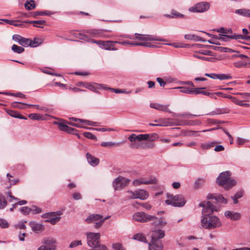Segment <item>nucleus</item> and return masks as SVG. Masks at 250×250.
<instances>
[{"instance_id":"nucleus-59","label":"nucleus","mask_w":250,"mask_h":250,"mask_svg":"<svg viewBox=\"0 0 250 250\" xmlns=\"http://www.w3.org/2000/svg\"><path fill=\"white\" fill-rule=\"evenodd\" d=\"M242 196V193L241 192H238L232 196L231 198L233 201L234 204H236L238 203V199L240 198Z\"/></svg>"},{"instance_id":"nucleus-24","label":"nucleus","mask_w":250,"mask_h":250,"mask_svg":"<svg viewBox=\"0 0 250 250\" xmlns=\"http://www.w3.org/2000/svg\"><path fill=\"white\" fill-rule=\"evenodd\" d=\"M136 192L137 194V199H139L142 200L146 199L149 196L148 192L143 189H138L136 190Z\"/></svg>"},{"instance_id":"nucleus-36","label":"nucleus","mask_w":250,"mask_h":250,"mask_svg":"<svg viewBox=\"0 0 250 250\" xmlns=\"http://www.w3.org/2000/svg\"><path fill=\"white\" fill-rule=\"evenodd\" d=\"M42 43V41L41 39L34 38L33 40L29 39V42L28 46L32 47H37Z\"/></svg>"},{"instance_id":"nucleus-26","label":"nucleus","mask_w":250,"mask_h":250,"mask_svg":"<svg viewBox=\"0 0 250 250\" xmlns=\"http://www.w3.org/2000/svg\"><path fill=\"white\" fill-rule=\"evenodd\" d=\"M220 36L217 38L219 40H221L224 42H228L230 39L239 40V38H241V36H238L236 34L233 35H219Z\"/></svg>"},{"instance_id":"nucleus-3","label":"nucleus","mask_w":250,"mask_h":250,"mask_svg":"<svg viewBox=\"0 0 250 250\" xmlns=\"http://www.w3.org/2000/svg\"><path fill=\"white\" fill-rule=\"evenodd\" d=\"M201 223L202 227L207 229H213L222 226L220 219L214 215H202Z\"/></svg>"},{"instance_id":"nucleus-2","label":"nucleus","mask_w":250,"mask_h":250,"mask_svg":"<svg viewBox=\"0 0 250 250\" xmlns=\"http://www.w3.org/2000/svg\"><path fill=\"white\" fill-rule=\"evenodd\" d=\"M231 175L229 171L221 172L216 179L217 183L226 190L231 188L236 185L237 182L231 178Z\"/></svg>"},{"instance_id":"nucleus-57","label":"nucleus","mask_w":250,"mask_h":250,"mask_svg":"<svg viewBox=\"0 0 250 250\" xmlns=\"http://www.w3.org/2000/svg\"><path fill=\"white\" fill-rule=\"evenodd\" d=\"M20 211L24 215H27L31 212V208L28 207H23L20 208Z\"/></svg>"},{"instance_id":"nucleus-41","label":"nucleus","mask_w":250,"mask_h":250,"mask_svg":"<svg viewBox=\"0 0 250 250\" xmlns=\"http://www.w3.org/2000/svg\"><path fill=\"white\" fill-rule=\"evenodd\" d=\"M28 117L32 120L38 121H41L44 119V118L42 115L37 113L30 114L28 115Z\"/></svg>"},{"instance_id":"nucleus-50","label":"nucleus","mask_w":250,"mask_h":250,"mask_svg":"<svg viewBox=\"0 0 250 250\" xmlns=\"http://www.w3.org/2000/svg\"><path fill=\"white\" fill-rule=\"evenodd\" d=\"M7 205V202L4 196L0 194V209L4 208Z\"/></svg>"},{"instance_id":"nucleus-35","label":"nucleus","mask_w":250,"mask_h":250,"mask_svg":"<svg viewBox=\"0 0 250 250\" xmlns=\"http://www.w3.org/2000/svg\"><path fill=\"white\" fill-rule=\"evenodd\" d=\"M217 144V142L216 141H210L207 143H202L200 146L203 149H208L214 146Z\"/></svg>"},{"instance_id":"nucleus-12","label":"nucleus","mask_w":250,"mask_h":250,"mask_svg":"<svg viewBox=\"0 0 250 250\" xmlns=\"http://www.w3.org/2000/svg\"><path fill=\"white\" fill-rule=\"evenodd\" d=\"M157 179L155 177H151L148 179L145 178H139L134 179L132 181V185L134 186H139L143 184H155L157 183Z\"/></svg>"},{"instance_id":"nucleus-55","label":"nucleus","mask_w":250,"mask_h":250,"mask_svg":"<svg viewBox=\"0 0 250 250\" xmlns=\"http://www.w3.org/2000/svg\"><path fill=\"white\" fill-rule=\"evenodd\" d=\"M217 79H219L220 80H229L232 78V77L229 75L224 74H217Z\"/></svg>"},{"instance_id":"nucleus-21","label":"nucleus","mask_w":250,"mask_h":250,"mask_svg":"<svg viewBox=\"0 0 250 250\" xmlns=\"http://www.w3.org/2000/svg\"><path fill=\"white\" fill-rule=\"evenodd\" d=\"M115 41H103L101 47L102 49L107 50H117V48L114 46Z\"/></svg>"},{"instance_id":"nucleus-5","label":"nucleus","mask_w":250,"mask_h":250,"mask_svg":"<svg viewBox=\"0 0 250 250\" xmlns=\"http://www.w3.org/2000/svg\"><path fill=\"white\" fill-rule=\"evenodd\" d=\"M165 202L167 204L173 207H182L185 205L186 200L182 195H173L170 194H167V199Z\"/></svg>"},{"instance_id":"nucleus-38","label":"nucleus","mask_w":250,"mask_h":250,"mask_svg":"<svg viewBox=\"0 0 250 250\" xmlns=\"http://www.w3.org/2000/svg\"><path fill=\"white\" fill-rule=\"evenodd\" d=\"M205 88H193V94H203L204 95L209 96L211 93L207 91H203L202 89Z\"/></svg>"},{"instance_id":"nucleus-63","label":"nucleus","mask_w":250,"mask_h":250,"mask_svg":"<svg viewBox=\"0 0 250 250\" xmlns=\"http://www.w3.org/2000/svg\"><path fill=\"white\" fill-rule=\"evenodd\" d=\"M83 135L85 137L90 139L92 140H96L97 137L91 132H85L83 133Z\"/></svg>"},{"instance_id":"nucleus-16","label":"nucleus","mask_w":250,"mask_h":250,"mask_svg":"<svg viewBox=\"0 0 250 250\" xmlns=\"http://www.w3.org/2000/svg\"><path fill=\"white\" fill-rule=\"evenodd\" d=\"M68 124L71 125H72L73 126H75L77 127H80V128H84L86 129H93L95 130L98 131H102V132H104V131H115V129L113 128H88L86 127L85 126H83L82 125L79 123H73L72 122H69Z\"/></svg>"},{"instance_id":"nucleus-52","label":"nucleus","mask_w":250,"mask_h":250,"mask_svg":"<svg viewBox=\"0 0 250 250\" xmlns=\"http://www.w3.org/2000/svg\"><path fill=\"white\" fill-rule=\"evenodd\" d=\"M174 88V89L180 88V92L182 93L193 94V89H190L188 88L184 87H175Z\"/></svg>"},{"instance_id":"nucleus-1","label":"nucleus","mask_w":250,"mask_h":250,"mask_svg":"<svg viewBox=\"0 0 250 250\" xmlns=\"http://www.w3.org/2000/svg\"><path fill=\"white\" fill-rule=\"evenodd\" d=\"M136 39L141 41V42H130V45L134 46H143L153 48L155 46L152 44L150 42L151 41H164V40L162 38L154 36L151 35L140 34L139 33L135 34Z\"/></svg>"},{"instance_id":"nucleus-33","label":"nucleus","mask_w":250,"mask_h":250,"mask_svg":"<svg viewBox=\"0 0 250 250\" xmlns=\"http://www.w3.org/2000/svg\"><path fill=\"white\" fill-rule=\"evenodd\" d=\"M165 17L168 18H185V16L180 13L177 12L174 10H172L170 14H166Z\"/></svg>"},{"instance_id":"nucleus-58","label":"nucleus","mask_w":250,"mask_h":250,"mask_svg":"<svg viewBox=\"0 0 250 250\" xmlns=\"http://www.w3.org/2000/svg\"><path fill=\"white\" fill-rule=\"evenodd\" d=\"M7 177L8 179V181L10 184L8 188H10L11 186L16 184L19 181V179L11 180L10 178L12 177V176L9 173L7 174Z\"/></svg>"},{"instance_id":"nucleus-18","label":"nucleus","mask_w":250,"mask_h":250,"mask_svg":"<svg viewBox=\"0 0 250 250\" xmlns=\"http://www.w3.org/2000/svg\"><path fill=\"white\" fill-rule=\"evenodd\" d=\"M165 235V231L162 229H156L152 231L151 241L152 242L159 241V239L163 238Z\"/></svg>"},{"instance_id":"nucleus-15","label":"nucleus","mask_w":250,"mask_h":250,"mask_svg":"<svg viewBox=\"0 0 250 250\" xmlns=\"http://www.w3.org/2000/svg\"><path fill=\"white\" fill-rule=\"evenodd\" d=\"M85 88L97 93H99L97 90L98 89H106L107 86L106 85L98 83H86Z\"/></svg>"},{"instance_id":"nucleus-29","label":"nucleus","mask_w":250,"mask_h":250,"mask_svg":"<svg viewBox=\"0 0 250 250\" xmlns=\"http://www.w3.org/2000/svg\"><path fill=\"white\" fill-rule=\"evenodd\" d=\"M102 216L98 214H92L89 215L85 220V222L90 224L94 223L97 221L102 219Z\"/></svg>"},{"instance_id":"nucleus-27","label":"nucleus","mask_w":250,"mask_h":250,"mask_svg":"<svg viewBox=\"0 0 250 250\" xmlns=\"http://www.w3.org/2000/svg\"><path fill=\"white\" fill-rule=\"evenodd\" d=\"M185 39L188 40L193 41L194 42H205L206 40L201 37L193 34H186L184 37Z\"/></svg>"},{"instance_id":"nucleus-22","label":"nucleus","mask_w":250,"mask_h":250,"mask_svg":"<svg viewBox=\"0 0 250 250\" xmlns=\"http://www.w3.org/2000/svg\"><path fill=\"white\" fill-rule=\"evenodd\" d=\"M202 122L199 120L195 121H178L175 123V125H200Z\"/></svg>"},{"instance_id":"nucleus-48","label":"nucleus","mask_w":250,"mask_h":250,"mask_svg":"<svg viewBox=\"0 0 250 250\" xmlns=\"http://www.w3.org/2000/svg\"><path fill=\"white\" fill-rule=\"evenodd\" d=\"M107 89L110 90L112 91H113L115 93H125L127 94H129L131 93V91H125V90H124L123 89L112 88L108 87L107 86V88L106 90H107Z\"/></svg>"},{"instance_id":"nucleus-61","label":"nucleus","mask_w":250,"mask_h":250,"mask_svg":"<svg viewBox=\"0 0 250 250\" xmlns=\"http://www.w3.org/2000/svg\"><path fill=\"white\" fill-rule=\"evenodd\" d=\"M93 249L89 250H108L107 247L104 245H100L95 246L92 247Z\"/></svg>"},{"instance_id":"nucleus-37","label":"nucleus","mask_w":250,"mask_h":250,"mask_svg":"<svg viewBox=\"0 0 250 250\" xmlns=\"http://www.w3.org/2000/svg\"><path fill=\"white\" fill-rule=\"evenodd\" d=\"M123 142H118V143H114L111 142H102L101 144V146L104 147H113V146H117L123 144Z\"/></svg>"},{"instance_id":"nucleus-31","label":"nucleus","mask_w":250,"mask_h":250,"mask_svg":"<svg viewBox=\"0 0 250 250\" xmlns=\"http://www.w3.org/2000/svg\"><path fill=\"white\" fill-rule=\"evenodd\" d=\"M163 245L161 241L152 242L149 244V250H162Z\"/></svg>"},{"instance_id":"nucleus-4","label":"nucleus","mask_w":250,"mask_h":250,"mask_svg":"<svg viewBox=\"0 0 250 250\" xmlns=\"http://www.w3.org/2000/svg\"><path fill=\"white\" fill-rule=\"evenodd\" d=\"M158 138V135L156 133L152 134H131L128 138L130 142H140L143 141H147L153 142Z\"/></svg>"},{"instance_id":"nucleus-64","label":"nucleus","mask_w":250,"mask_h":250,"mask_svg":"<svg viewBox=\"0 0 250 250\" xmlns=\"http://www.w3.org/2000/svg\"><path fill=\"white\" fill-rule=\"evenodd\" d=\"M112 248L114 250H124L123 246L119 243L113 244Z\"/></svg>"},{"instance_id":"nucleus-6","label":"nucleus","mask_w":250,"mask_h":250,"mask_svg":"<svg viewBox=\"0 0 250 250\" xmlns=\"http://www.w3.org/2000/svg\"><path fill=\"white\" fill-rule=\"evenodd\" d=\"M43 244L38 249V250H55L56 246V240L52 237L43 238L42 240Z\"/></svg>"},{"instance_id":"nucleus-30","label":"nucleus","mask_w":250,"mask_h":250,"mask_svg":"<svg viewBox=\"0 0 250 250\" xmlns=\"http://www.w3.org/2000/svg\"><path fill=\"white\" fill-rule=\"evenodd\" d=\"M153 225L155 226H165L167 222L163 218H158L154 216V218H153Z\"/></svg>"},{"instance_id":"nucleus-56","label":"nucleus","mask_w":250,"mask_h":250,"mask_svg":"<svg viewBox=\"0 0 250 250\" xmlns=\"http://www.w3.org/2000/svg\"><path fill=\"white\" fill-rule=\"evenodd\" d=\"M233 102L235 104L242 106L250 107V104L247 103H242V101L237 99L236 98H233Z\"/></svg>"},{"instance_id":"nucleus-40","label":"nucleus","mask_w":250,"mask_h":250,"mask_svg":"<svg viewBox=\"0 0 250 250\" xmlns=\"http://www.w3.org/2000/svg\"><path fill=\"white\" fill-rule=\"evenodd\" d=\"M250 9H239L235 11V13L245 17H249Z\"/></svg>"},{"instance_id":"nucleus-25","label":"nucleus","mask_w":250,"mask_h":250,"mask_svg":"<svg viewBox=\"0 0 250 250\" xmlns=\"http://www.w3.org/2000/svg\"><path fill=\"white\" fill-rule=\"evenodd\" d=\"M207 198L208 199H214L217 202L227 203V199L222 195H218L216 194H209L207 196Z\"/></svg>"},{"instance_id":"nucleus-17","label":"nucleus","mask_w":250,"mask_h":250,"mask_svg":"<svg viewBox=\"0 0 250 250\" xmlns=\"http://www.w3.org/2000/svg\"><path fill=\"white\" fill-rule=\"evenodd\" d=\"M29 225L32 230L37 233L42 232L44 230V227L42 224L37 223L34 221H31Z\"/></svg>"},{"instance_id":"nucleus-51","label":"nucleus","mask_w":250,"mask_h":250,"mask_svg":"<svg viewBox=\"0 0 250 250\" xmlns=\"http://www.w3.org/2000/svg\"><path fill=\"white\" fill-rule=\"evenodd\" d=\"M217 32L222 33L223 35H229L232 33V30L230 28L226 29L224 27H221L217 30Z\"/></svg>"},{"instance_id":"nucleus-10","label":"nucleus","mask_w":250,"mask_h":250,"mask_svg":"<svg viewBox=\"0 0 250 250\" xmlns=\"http://www.w3.org/2000/svg\"><path fill=\"white\" fill-rule=\"evenodd\" d=\"M129 180L122 176L117 177L112 182V186L115 190L122 189L129 182Z\"/></svg>"},{"instance_id":"nucleus-39","label":"nucleus","mask_w":250,"mask_h":250,"mask_svg":"<svg viewBox=\"0 0 250 250\" xmlns=\"http://www.w3.org/2000/svg\"><path fill=\"white\" fill-rule=\"evenodd\" d=\"M28 22L30 23H33L34 24V26L39 28H42L43 26L42 25H44L46 23V21L43 20L33 21H30Z\"/></svg>"},{"instance_id":"nucleus-47","label":"nucleus","mask_w":250,"mask_h":250,"mask_svg":"<svg viewBox=\"0 0 250 250\" xmlns=\"http://www.w3.org/2000/svg\"><path fill=\"white\" fill-rule=\"evenodd\" d=\"M12 50L18 54L22 53L24 51V49L22 47L18 46L16 44H13L11 47Z\"/></svg>"},{"instance_id":"nucleus-34","label":"nucleus","mask_w":250,"mask_h":250,"mask_svg":"<svg viewBox=\"0 0 250 250\" xmlns=\"http://www.w3.org/2000/svg\"><path fill=\"white\" fill-rule=\"evenodd\" d=\"M103 29H89L86 30V32L91 36L95 38H100Z\"/></svg>"},{"instance_id":"nucleus-32","label":"nucleus","mask_w":250,"mask_h":250,"mask_svg":"<svg viewBox=\"0 0 250 250\" xmlns=\"http://www.w3.org/2000/svg\"><path fill=\"white\" fill-rule=\"evenodd\" d=\"M58 126L60 130L68 133H72L75 130L74 128L68 126L65 123L63 122L59 123Z\"/></svg>"},{"instance_id":"nucleus-7","label":"nucleus","mask_w":250,"mask_h":250,"mask_svg":"<svg viewBox=\"0 0 250 250\" xmlns=\"http://www.w3.org/2000/svg\"><path fill=\"white\" fill-rule=\"evenodd\" d=\"M87 243L90 247H93L100 244L101 234L100 233L87 232L86 233Z\"/></svg>"},{"instance_id":"nucleus-53","label":"nucleus","mask_w":250,"mask_h":250,"mask_svg":"<svg viewBox=\"0 0 250 250\" xmlns=\"http://www.w3.org/2000/svg\"><path fill=\"white\" fill-rule=\"evenodd\" d=\"M205 182V181L204 179L198 178L196 180V181L194 182V187L196 188H199L200 186L203 185Z\"/></svg>"},{"instance_id":"nucleus-49","label":"nucleus","mask_w":250,"mask_h":250,"mask_svg":"<svg viewBox=\"0 0 250 250\" xmlns=\"http://www.w3.org/2000/svg\"><path fill=\"white\" fill-rule=\"evenodd\" d=\"M126 193L127 194V197L128 199H137L136 190L134 191L128 190L126 191Z\"/></svg>"},{"instance_id":"nucleus-23","label":"nucleus","mask_w":250,"mask_h":250,"mask_svg":"<svg viewBox=\"0 0 250 250\" xmlns=\"http://www.w3.org/2000/svg\"><path fill=\"white\" fill-rule=\"evenodd\" d=\"M168 105H163L157 103H151L150 104V107L151 108L160 111L170 112V111L168 110Z\"/></svg>"},{"instance_id":"nucleus-62","label":"nucleus","mask_w":250,"mask_h":250,"mask_svg":"<svg viewBox=\"0 0 250 250\" xmlns=\"http://www.w3.org/2000/svg\"><path fill=\"white\" fill-rule=\"evenodd\" d=\"M82 243L81 240H74L71 242V243L70 244L69 248H73L78 246L82 245Z\"/></svg>"},{"instance_id":"nucleus-44","label":"nucleus","mask_w":250,"mask_h":250,"mask_svg":"<svg viewBox=\"0 0 250 250\" xmlns=\"http://www.w3.org/2000/svg\"><path fill=\"white\" fill-rule=\"evenodd\" d=\"M82 39L85 40V41H87V42H89L96 43L98 45H99L100 47H101L102 44V42H103V41H96L94 39H89L86 35H84L83 38H82Z\"/></svg>"},{"instance_id":"nucleus-45","label":"nucleus","mask_w":250,"mask_h":250,"mask_svg":"<svg viewBox=\"0 0 250 250\" xmlns=\"http://www.w3.org/2000/svg\"><path fill=\"white\" fill-rule=\"evenodd\" d=\"M27 104H26L23 103L14 102L12 104V106L14 107L19 109H25L27 107Z\"/></svg>"},{"instance_id":"nucleus-20","label":"nucleus","mask_w":250,"mask_h":250,"mask_svg":"<svg viewBox=\"0 0 250 250\" xmlns=\"http://www.w3.org/2000/svg\"><path fill=\"white\" fill-rule=\"evenodd\" d=\"M224 214L226 217L234 221L239 220L241 218L240 213L230 210L226 211Z\"/></svg>"},{"instance_id":"nucleus-14","label":"nucleus","mask_w":250,"mask_h":250,"mask_svg":"<svg viewBox=\"0 0 250 250\" xmlns=\"http://www.w3.org/2000/svg\"><path fill=\"white\" fill-rule=\"evenodd\" d=\"M41 216L43 218L46 219V220H45V222L50 223L52 225L56 224L61 219L60 217L56 216L54 213L53 212L42 214Z\"/></svg>"},{"instance_id":"nucleus-42","label":"nucleus","mask_w":250,"mask_h":250,"mask_svg":"<svg viewBox=\"0 0 250 250\" xmlns=\"http://www.w3.org/2000/svg\"><path fill=\"white\" fill-rule=\"evenodd\" d=\"M24 6L27 10L34 9L36 7L35 1L34 0L27 1L24 4Z\"/></svg>"},{"instance_id":"nucleus-46","label":"nucleus","mask_w":250,"mask_h":250,"mask_svg":"<svg viewBox=\"0 0 250 250\" xmlns=\"http://www.w3.org/2000/svg\"><path fill=\"white\" fill-rule=\"evenodd\" d=\"M228 111H225L224 109L221 108H216L212 112L207 114L208 115H219L225 113H227Z\"/></svg>"},{"instance_id":"nucleus-9","label":"nucleus","mask_w":250,"mask_h":250,"mask_svg":"<svg viewBox=\"0 0 250 250\" xmlns=\"http://www.w3.org/2000/svg\"><path fill=\"white\" fill-rule=\"evenodd\" d=\"M199 206L203 207L202 215H210L214 211H217V209L212 203L209 201H204L199 204Z\"/></svg>"},{"instance_id":"nucleus-28","label":"nucleus","mask_w":250,"mask_h":250,"mask_svg":"<svg viewBox=\"0 0 250 250\" xmlns=\"http://www.w3.org/2000/svg\"><path fill=\"white\" fill-rule=\"evenodd\" d=\"M86 156L88 163L92 166L95 167L99 164L100 162L99 159L92 156L89 153H86Z\"/></svg>"},{"instance_id":"nucleus-19","label":"nucleus","mask_w":250,"mask_h":250,"mask_svg":"<svg viewBox=\"0 0 250 250\" xmlns=\"http://www.w3.org/2000/svg\"><path fill=\"white\" fill-rule=\"evenodd\" d=\"M12 39L23 47H28L29 39H26L17 34L14 35Z\"/></svg>"},{"instance_id":"nucleus-54","label":"nucleus","mask_w":250,"mask_h":250,"mask_svg":"<svg viewBox=\"0 0 250 250\" xmlns=\"http://www.w3.org/2000/svg\"><path fill=\"white\" fill-rule=\"evenodd\" d=\"M30 208L31 212L34 214L40 213L42 211V209L41 208L36 206H32Z\"/></svg>"},{"instance_id":"nucleus-60","label":"nucleus","mask_w":250,"mask_h":250,"mask_svg":"<svg viewBox=\"0 0 250 250\" xmlns=\"http://www.w3.org/2000/svg\"><path fill=\"white\" fill-rule=\"evenodd\" d=\"M8 222L4 219L0 218V227L3 229H5L8 228Z\"/></svg>"},{"instance_id":"nucleus-11","label":"nucleus","mask_w":250,"mask_h":250,"mask_svg":"<svg viewBox=\"0 0 250 250\" xmlns=\"http://www.w3.org/2000/svg\"><path fill=\"white\" fill-rule=\"evenodd\" d=\"M154 216L148 215L143 212H137L132 216V219L135 221L146 222L153 220Z\"/></svg>"},{"instance_id":"nucleus-43","label":"nucleus","mask_w":250,"mask_h":250,"mask_svg":"<svg viewBox=\"0 0 250 250\" xmlns=\"http://www.w3.org/2000/svg\"><path fill=\"white\" fill-rule=\"evenodd\" d=\"M133 239L141 242L146 243V238L141 233H137L134 235Z\"/></svg>"},{"instance_id":"nucleus-8","label":"nucleus","mask_w":250,"mask_h":250,"mask_svg":"<svg viewBox=\"0 0 250 250\" xmlns=\"http://www.w3.org/2000/svg\"><path fill=\"white\" fill-rule=\"evenodd\" d=\"M131 143L129 145L130 147L131 148L134 149H147V148H153L155 145L154 143L151 142H143L142 141L140 142H130Z\"/></svg>"},{"instance_id":"nucleus-13","label":"nucleus","mask_w":250,"mask_h":250,"mask_svg":"<svg viewBox=\"0 0 250 250\" xmlns=\"http://www.w3.org/2000/svg\"><path fill=\"white\" fill-rule=\"evenodd\" d=\"M209 8V4L208 2H201L189 8V11L192 12L201 13L207 11Z\"/></svg>"}]
</instances>
